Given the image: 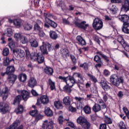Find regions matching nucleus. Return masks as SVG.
I'll return each instance as SVG.
<instances>
[{"label": "nucleus", "instance_id": "nucleus-64", "mask_svg": "<svg viewBox=\"0 0 129 129\" xmlns=\"http://www.w3.org/2000/svg\"><path fill=\"white\" fill-rule=\"evenodd\" d=\"M14 38L16 39V40L18 41L19 39H21L22 38V36L21 35V34L20 33H16L14 35Z\"/></svg>", "mask_w": 129, "mask_h": 129}, {"label": "nucleus", "instance_id": "nucleus-60", "mask_svg": "<svg viewBox=\"0 0 129 129\" xmlns=\"http://www.w3.org/2000/svg\"><path fill=\"white\" fill-rule=\"evenodd\" d=\"M42 28L40 27V25H38V24H35L34 25V31H36V32H39L41 31Z\"/></svg>", "mask_w": 129, "mask_h": 129}, {"label": "nucleus", "instance_id": "nucleus-6", "mask_svg": "<svg viewBox=\"0 0 129 129\" xmlns=\"http://www.w3.org/2000/svg\"><path fill=\"white\" fill-rule=\"evenodd\" d=\"M9 92H10V91H9V88H8V87H5L2 90V87H0V96L1 93L3 100H6L8 98V96H9Z\"/></svg>", "mask_w": 129, "mask_h": 129}, {"label": "nucleus", "instance_id": "nucleus-33", "mask_svg": "<svg viewBox=\"0 0 129 129\" xmlns=\"http://www.w3.org/2000/svg\"><path fill=\"white\" fill-rule=\"evenodd\" d=\"M54 105L57 109H62V108H63L62 103L60 101H54Z\"/></svg>", "mask_w": 129, "mask_h": 129}, {"label": "nucleus", "instance_id": "nucleus-19", "mask_svg": "<svg viewBox=\"0 0 129 129\" xmlns=\"http://www.w3.org/2000/svg\"><path fill=\"white\" fill-rule=\"evenodd\" d=\"M92 110L94 112H99L101 110H102V107L99 104L95 103L92 107Z\"/></svg>", "mask_w": 129, "mask_h": 129}, {"label": "nucleus", "instance_id": "nucleus-15", "mask_svg": "<svg viewBox=\"0 0 129 129\" xmlns=\"http://www.w3.org/2000/svg\"><path fill=\"white\" fill-rule=\"evenodd\" d=\"M121 10L123 12H125V13L129 11V0H125L124 1V4L122 5Z\"/></svg>", "mask_w": 129, "mask_h": 129}, {"label": "nucleus", "instance_id": "nucleus-21", "mask_svg": "<svg viewBox=\"0 0 129 129\" xmlns=\"http://www.w3.org/2000/svg\"><path fill=\"white\" fill-rule=\"evenodd\" d=\"M77 40L78 42L79 45H81V46H85L86 45V41L81 36H78L77 37Z\"/></svg>", "mask_w": 129, "mask_h": 129}, {"label": "nucleus", "instance_id": "nucleus-41", "mask_svg": "<svg viewBox=\"0 0 129 129\" xmlns=\"http://www.w3.org/2000/svg\"><path fill=\"white\" fill-rule=\"evenodd\" d=\"M23 27L25 31H30V30H32V29L33 28V26H32V25L28 23L24 24L23 25Z\"/></svg>", "mask_w": 129, "mask_h": 129}, {"label": "nucleus", "instance_id": "nucleus-54", "mask_svg": "<svg viewBox=\"0 0 129 129\" xmlns=\"http://www.w3.org/2000/svg\"><path fill=\"white\" fill-rule=\"evenodd\" d=\"M44 16L45 17V21L46 22H48V21L50 20L49 18H53V15L52 14H44Z\"/></svg>", "mask_w": 129, "mask_h": 129}, {"label": "nucleus", "instance_id": "nucleus-18", "mask_svg": "<svg viewBox=\"0 0 129 129\" xmlns=\"http://www.w3.org/2000/svg\"><path fill=\"white\" fill-rule=\"evenodd\" d=\"M75 84H72V86L69 85V84L67 83V85L64 86L63 88V91L66 92L67 93L70 94L72 91V89H71V87L74 86Z\"/></svg>", "mask_w": 129, "mask_h": 129}, {"label": "nucleus", "instance_id": "nucleus-42", "mask_svg": "<svg viewBox=\"0 0 129 129\" xmlns=\"http://www.w3.org/2000/svg\"><path fill=\"white\" fill-rule=\"evenodd\" d=\"M50 37L52 40H56L58 38V34L55 31H50Z\"/></svg>", "mask_w": 129, "mask_h": 129}, {"label": "nucleus", "instance_id": "nucleus-51", "mask_svg": "<svg viewBox=\"0 0 129 129\" xmlns=\"http://www.w3.org/2000/svg\"><path fill=\"white\" fill-rule=\"evenodd\" d=\"M118 126H119L120 129H126V127H125V124L122 121H120L118 124Z\"/></svg>", "mask_w": 129, "mask_h": 129}, {"label": "nucleus", "instance_id": "nucleus-12", "mask_svg": "<svg viewBox=\"0 0 129 129\" xmlns=\"http://www.w3.org/2000/svg\"><path fill=\"white\" fill-rule=\"evenodd\" d=\"M29 41L31 47H33V48H37V47H38V41H37L36 38L34 37V36L30 35V38L29 40Z\"/></svg>", "mask_w": 129, "mask_h": 129}, {"label": "nucleus", "instance_id": "nucleus-35", "mask_svg": "<svg viewBox=\"0 0 129 129\" xmlns=\"http://www.w3.org/2000/svg\"><path fill=\"white\" fill-rule=\"evenodd\" d=\"M44 72L46 74H48V75H52L53 74V69L46 67L44 69Z\"/></svg>", "mask_w": 129, "mask_h": 129}, {"label": "nucleus", "instance_id": "nucleus-27", "mask_svg": "<svg viewBox=\"0 0 129 129\" xmlns=\"http://www.w3.org/2000/svg\"><path fill=\"white\" fill-rule=\"evenodd\" d=\"M57 7H60L62 11H65V10H67V6H66V5L65 4V2H64V1H58Z\"/></svg>", "mask_w": 129, "mask_h": 129}, {"label": "nucleus", "instance_id": "nucleus-63", "mask_svg": "<svg viewBox=\"0 0 129 129\" xmlns=\"http://www.w3.org/2000/svg\"><path fill=\"white\" fill-rule=\"evenodd\" d=\"M38 35L39 37H41V38H43V37H45V32L42 30V29L38 31Z\"/></svg>", "mask_w": 129, "mask_h": 129}, {"label": "nucleus", "instance_id": "nucleus-31", "mask_svg": "<svg viewBox=\"0 0 129 129\" xmlns=\"http://www.w3.org/2000/svg\"><path fill=\"white\" fill-rule=\"evenodd\" d=\"M36 61H37L38 64H42V63H44V61H45L44 55L40 53L38 55Z\"/></svg>", "mask_w": 129, "mask_h": 129}, {"label": "nucleus", "instance_id": "nucleus-16", "mask_svg": "<svg viewBox=\"0 0 129 129\" xmlns=\"http://www.w3.org/2000/svg\"><path fill=\"white\" fill-rule=\"evenodd\" d=\"M8 75V81L10 83L14 84L15 83V81L17 80V75H14L13 74H7Z\"/></svg>", "mask_w": 129, "mask_h": 129}, {"label": "nucleus", "instance_id": "nucleus-2", "mask_svg": "<svg viewBox=\"0 0 129 129\" xmlns=\"http://www.w3.org/2000/svg\"><path fill=\"white\" fill-rule=\"evenodd\" d=\"M124 81L123 77L121 76L119 78L116 74L112 75L110 77V82L116 87H118L120 84H123Z\"/></svg>", "mask_w": 129, "mask_h": 129}, {"label": "nucleus", "instance_id": "nucleus-24", "mask_svg": "<svg viewBox=\"0 0 129 129\" xmlns=\"http://www.w3.org/2000/svg\"><path fill=\"white\" fill-rule=\"evenodd\" d=\"M122 31L124 34H129V23H123Z\"/></svg>", "mask_w": 129, "mask_h": 129}, {"label": "nucleus", "instance_id": "nucleus-58", "mask_svg": "<svg viewBox=\"0 0 129 129\" xmlns=\"http://www.w3.org/2000/svg\"><path fill=\"white\" fill-rule=\"evenodd\" d=\"M94 60L95 61V62H97V63L102 61L101 60V58H100V57H99L98 55H95Z\"/></svg>", "mask_w": 129, "mask_h": 129}, {"label": "nucleus", "instance_id": "nucleus-1", "mask_svg": "<svg viewBox=\"0 0 129 129\" xmlns=\"http://www.w3.org/2000/svg\"><path fill=\"white\" fill-rule=\"evenodd\" d=\"M69 80L72 84L79 83L80 84H84V80L83 76L80 73H75L73 76H69Z\"/></svg>", "mask_w": 129, "mask_h": 129}, {"label": "nucleus", "instance_id": "nucleus-57", "mask_svg": "<svg viewBox=\"0 0 129 129\" xmlns=\"http://www.w3.org/2000/svg\"><path fill=\"white\" fill-rule=\"evenodd\" d=\"M69 78V76L68 77H62V76H59L58 77V79H60V80H62L63 81V82H66V83L67 84V79Z\"/></svg>", "mask_w": 129, "mask_h": 129}, {"label": "nucleus", "instance_id": "nucleus-37", "mask_svg": "<svg viewBox=\"0 0 129 129\" xmlns=\"http://www.w3.org/2000/svg\"><path fill=\"white\" fill-rule=\"evenodd\" d=\"M63 104L65 105H70L71 103V100L69 96L65 97L63 99Z\"/></svg>", "mask_w": 129, "mask_h": 129}, {"label": "nucleus", "instance_id": "nucleus-36", "mask_svg": "<svg viewBox=\"0 0 129 129\" xmlns=\"http://www.w3.org/2000/svg\"><path fill=\"white\" fill-rule=\"evenodd\" d=\"M81 126L84 129H89L90 128V126H91V125L87 119L86 121L81 125Z\"/></svg>", "mask_w": 129, "mask_h": 129}, {"label": "nucleus", "instance_id": "nucleus-53", "mask_svg": "<svg viewBox=\"0 0 129 129\" xmlns=\"http://www.w3.org/2000/svg\"><path fill=\"white\" fill-rule=\"evenodd\" d=\"M102 94L103 95V99L104 101H105V102H106L107 99H108V94L105 92L102 93Z\"/></svg>", "mask_w": 129, "mask_h": 129}, {"label": "nucleus", "instance_id": "nucleus-8", "mask_svg": "<svg viewBox=\"0 0 129 129\" xmlns=\"http://www.w3.org/2000/svg\"><path fill=\"white\" fill-rule=\"evenodd\" d=\"M13 35V30L11 28H8L6 32L4 33L1 37V40L3 41L2 44H6V40H5V37L4 36H7V37H12Z\"/></svg>", "mask_w": 129, "mask_h": 129}, {"label": "nucleus", "instance_id": "nucleus-61", "mask_svg": "<svg viewBox=\"0 0 129 129\" xmlns=\"http://www.w3.org/2000/svg\"><path fill=\"white\" fill-rule=\"evenodd\" d=\"M30 114L32 116H36L38 114V110H34L30 112Z\"/></svg>", "mask_w": 129, "mask_h": 129}, {"label": "nucleus", "instance_id": "nucleus-32", "mask_svg": "<svg viewBox=\"0 0 129 129\" xmlns=\"http://www.w3.org/2000/svg\"><path fill=\"white\" fill-rule=\"evenodd\" d=\"M7 74H13L15 71V67L14 66H10L7 67L6 69Z\"/></svg>", "mask_w": 129, "mask_h": 129}, {"label": "nucleus", "instance_id": "nucleus-20", "mask_svg": "<svg viewBox=\"0 0 129 129\" xmlns=\"http://www.w3.org/2000/svg\"><path fill=\"white\" fill-rule=\"evenodd\" d=\"M36 84H37V81L36 79L34 78H31L28 83V86L33 88V87H35Z\"/></svg>", "mask_w": 129, "mask_h": 129}, {"label": "nucleus", "instance_id": "nucleus-56", "mask_svg": "<svg viewBox=\"0 0 129 129\" xmlns=\"http://www.w3.org/2000/svg\"><path fill=\"white\" fill-rule=\"evenodd\" d=\"M12 60H10V58L9 57H7L5 60L4 61V66H8L9 64H10V62H11Z\"/></svg>", "mask_w": 129, "mask_h": 129}, {"label": "nucleus", "instance_id": "nucleus-38", "mask_svg": "<svg viewBox=\"0 0 129 129\" xmlns=\"http://www.w3.org/2000/svg\"><path fill=\"white\" fill-rule=\"evenodd\" d=\"M61 55L63 58L69 57V50L67 49H63L61 51Z\"/></svg>", "mask_w": 129, "mask_h": 129}, {"label": "nucleus", "instance_id": "nucleus-62", "mask_svg": "<svg viewBox=\"0 0 129 129\" xmlns=\"http://www.w3.org/2000/svg\"><path fill=\"white\" fill-rule=\"evenodd\" d=\"M75 100H76V101H77V102H81V101H83V100H84V98H81L80 97L77 96L75 97Z\"/></svg>", "mask_w": 129, "mask_h": 129}, {"label": "nucleus", "instance_id": "nucleus-30", "mask_svg": "<svg viewBox=\"0 0 129 129\" xmlns=\"http://www.w3.org/2000/svg\"><path fill=\"white\" fill-rule=\"evenodd\" d=\"M86 120L87 119L84 117L80 116L77 119V122L78 124L81 125L86 121Z\"/></svg>", "mask_w": 129, "mask_h": 129}, {"label": "nucleus", "instance_id": "nucleus-44", "mask_svg": "<svg viewBox=\"0 0 129 129\" xmlns=\"http://www.w3.org/2000/svg\"><path fill=\"white\" fill-rule=\"evenodd\" d=\"M83 110L86 114H90L91 113V108L89 106H85L83 108Z\"/></svg>", "mask_w": 129, "mask_h": 129}, {"label": "nucleus", "instance_id": "nucleus-14", "mask_svg": "<svg viewBox=\"0 0 129 129\" xmlns=\"http://www.w3.org/2000/svg\"><path fill=\"white\" fill-rule=\"evenodd\" d=\"M119 21H121L123 24H128L129 16L127 15H122L118 16Z\"/></svg>", "mask_w": 129, "mask_h": 129}, {"label": "nucleus", "instance_id": "nucleus-48", "mask_svg": "<svg viewBox=\"0 0 129 129\" xmlns=\"http://www.w3.org/2000/svg\"><path fill=\"white\" fill-rule=\"evenodd\" d=\"M49 84L50 85V88L51 90H54L55 89V83H54L53 81H52V80L51 79H49L48 80Z\"/></svg>", "mask_w": 129, "mask_h": 129}, {"label": "nucleus", "instance_id": "nucleus-45", "mask_svg": "<svg viewBox=\"0 0 129 129\" xmlns=\"http://www.w3.org/2000/svg\"><path fill=\"white\" fill-rule=\"evenodd\" d=\"M21 100L22 97L20 95L17 96L15 98L14 104H16V103H17V104H19Z\"/></svg>", "mask_w": 129, "mask_h": 129}, {"label": "nucleus", "instance_id": "nucleus-28", "mask_svg": "<svg viewBox=\"0 0 129 129\" xmlns=\"http://www.w3.org/2000/svg\"><path fill=\"white\" fill-rule=\"evenodd\" d=\"M40 53L39 52H32L30 54V58L32 61H36L37 59H38V57L39 56V55H40Z\"/></svg>", "mask_w": 129, "mask_h": 129}, {"label": "nucleus", "instance_id": "nucleus-10", "mask_svg": "<svg viewBox=\"0 0 129 129\" xmlns=\"http://www.w3.org/2000/svg\"><path fill=\"white\" fill-rule=\"evenodd\" d=\"M117 41L118 42H119V43H120L125 51H126L127 52H129V44H128L126 42H124V41L123 40V38H122V37H118Z\"/></svg>", "mask_w": 129, "mask_h": 129}, {"label": "nucleus", "instance_id": "nucleus-11", "mask_svg": "<svg viewBox=\"0 0 129 129\" xmlns=\"http://www.w3.org/2000/svg\"><path fill=\"white\" fill-rule=\"evenodd\" d=\"M13 52L16 57L21 59V58H23L25 56V51L22 49H16L13 50Z\"/></svg>", "mask_w": 129, "mask_h": 129}, {"label": "nucleus", "instance_id": "nucleus-43", "mask_svg": "<svg viewBox=\"0 0 129 129\" xmlns=\"http://www.w3.org/2000/svg\"><path fill=\"white\" fill-rule=\"evenodd\" d=\"M97 54H98L99 55L101 56L102 58L104 59V60H105V61H106V62H109V57H108V56L104 55L103 53H102V52H101V51L97 52Z\"/></svg>", "mask_w": 129, "mask_h": 129}, {"label": "nucleus", "instance_id": "nucleus-25", "mask_svg": "<svg viewBox=\"0 0 129 129\" xmlns=\"http://www.w3.org/2000/svg\"><path fill=\"white\" fill-rule=\"evenodd\" d=\"M30 94L27 91H22L21 92V95L23 99V100H27L29 97Z\"/></svg>", "mask_w": 129, "mask_h": 129}, {"label": "nucleus", "instance_id": "nucleus-34", "mask_svg": "<svg viewBox=\"0 0 129 129\" xmlns=\"http://www.w3.org/2000/svg\"><path fill=\"white\" fill-rule=\"evenodd\" d=\"M109 10L112 15H115V14L117 13V11H118V9L115 5H112Z\"/></svg>", "mask_w": 129, "mask_h": 129}, {"label": "nucleus", "instance_id": "nucleus-5", "mask_svg": "<svg viewBox=\"0 0 129 129\" xmlns=\"http://www.w3.org/2000/svg\"><path fill=\"white\" fill-rule=\"evenodd\" d=\"M73 24H75V26L78 28L80 29H83V30H86L87 29V27L89 26V24H86V21H83L81 23H78L77 20H75L73 22Z\"/></svg>", "mask_w": 129, "mask_h": 129}, {"label": "nucleus", "instance_id": "nucleus-39", "mask_svg": "<svg viewBox=\"0 0 129 129\" xmlns=\"http://www.w3.org/2000/svg\"><path fill=\"white\" fill-rule=\"evenodd\" d=\"M13 23L16 27L18 28H21V25L22 24V20L20 19H15L13 21Z\"/></svg>", "mask_w": 129, "mask_h": 129}, {"label": "nucleus", "instance_id": "nucleus-46", "mask_svg": "<svg viewBox=\"0 0 129 129\" xmlns=\"http://www.w3.org/2000/svg\"><path fill=\"white\" fill-rule=\"evenodd\" d=\"M47 23H48V24H49V25H50V26L52 27V28H53L54 29L57 28V24L56 23V22L52 20H49L48 21V22H47Z\"/></svg>", "mask_w": 129, "mask_h": 129}, {"label": "nucleus", "instance_id": "nucleus-55", "mask_svg": "<svg viewBox=\"0 0 129 129\" xmlns=\"http://www.w3.org/2000/svg\"><path fill=\"white\" fill-rule=\"evenodd\" d=\"M80 67H81V68H83V69H84L85 70H88V64L86 62H85L83 64H81Z\"/></svg>", "mask_w": 129, "mask_h": 129}, {"label": "nucleus", "instance_id": "nucleus-23", "mask_svg": "<svg viewBox=\"0 0 129 129\" xmlns=\"http://www.w3.org/2000/svg\"><path fill=\"white\" fill-rule=\"evenodd\" d=\"M100 83L101 84L102 88L104 90H105V91L108 90V89H110V86L107 85L106 81L102 80L101 81Z\"/></svg>", "mask_w": 129, "mask_h": 129}, {"label": "nucleus", "instance_id": "nucleus-40", "mask_svg": "<svg viewBox=\"0 0 129 129\" xmlns=\"http://www.w3.org/2000/svg\"><path fill=\"white\" fill-rule=\"evenodd\" d=\"M65 120H66V121H69V118L68 119H65L64 117H63V116L61 115L58 117V121L59 124H63V122H64Z\"/></svg>", "mask_w": 129, "mask_h": 129}, {"label": "nucleus", "instance_id": "nucleus-26", "mask_svg": "<svg viewBox=\"0 0 129 129\" xmlns=\"http://www.w3.org/2000/svg\"><path fill=\"white\" fill-rule=\"evenodd\" d=\"M44 112L47 116H53V111H52L49 107H46L44 109Z\"/></svg>", "mask_w": 129, "mask_h": 129}, {"label": "nucleus", "instance_id": "nucleus-59", "mask_svg": "<svg viewBox=\"0 0 129 129\" xmlns=\"http://www.w3.org/2000/svg\"><path fill=\"white\" fill-rule=\"evenodd\" d=\"M17 110H18L17 113H22V112L24 111V107H23V106L22 105H19L18 106Z\"/></svg>", "mask_w": 129, "mask_h": 129}, {"label": "nucleus", "instance_id": "nucleus-3", "mask_svg": "<svg viewBox=\"0 0 129 129\" xmlns=\"http://www.w3.org/2000/svg\"><path fill=\"white\" fill-rule=\"evenodd\" d=\"M93 28L96 31L101 30L103 27V22L99 18H95L92 24Z\"/></svg>", "mask_w": 129, "mask_h": 129}, {"label": "nucleus", "instance_id": "nucleus-29", "mask_svg": "<svg viewBox=\"0 0 129 129\" xmlns=\"http://www.w3.org/2000/svg\"><path fill=\"white\" fill-rule=\"evenodd\" d=\"M27 75L26 74H21L18 76V79L21 82L27 81Z\"/></svg>", "mask_w": 129, "mask_h": 129}, {"label": "nucleus", "instance_id": "nucleus-17", "mask_svg": "<svg viewBox=\"0 0 129 129\" xmlns=\"http://www.w3.org/2000/svg\"><path fill=\"white\" fill-rule=\"evenodd\" d=\"M98 104H101V107H102V111L103 113H105L107 111V108H106V105L105 103L102 100H99L98 101Z\"/></svg>", "mask_w": 129, "mask_h": 129}, {"label": "nucleus", "instance_id": "nucleus-7", "mask_svg": "<svg viewBox=\"0 0 129 129\" xmlns=\"http://www.w3.org/2000/svg\"><path fill=\"white\" fill-rule=\"evenodd\" d=\"M53 124H54L53 121H48V120H45L42 124V128L53 129Z\"/></svg>", "mask_w": 129, "mask_h": 129}, {"label": "nucleus", "instance_id": "nucleus-50", "mask_svg": "<svg viewBox=\"0 0 129 129\" xmlns=\"http://www.w3.org/2000/svg\"><path fill=\"white\" fill-rule=\"evenodd\" d=\"M88 76L90 77V80L92 81H93V82H94V83H96V82H97V79L94 76L91 75L90 74H88Z\"/></svg>", "mask_w": 129, "mask_h": 129}, {"label": "nucleus", "instance_id": "nucleus-13", "mask_svg": "<svg viewBox=\"0 0 129 129\" xmlns=\"http://www.w3.org/2000/svg\"><path fill=\"white\" fill-rule=\"evenodd\" d=\"M30 37L31 34H26V35L22 36L20 38L21 43L22 44H28Z\"/></svg>", "mask_w": 129, "mask_h": 129}, {"label": "nucleus", "instance_id": "nucleus-47", "mask_svg": "<svg viewBox=\"0 0 129 129\" xmlns=\"http://www.w3.org/2000/svg\"><path fill=\"white\" fill-rule=\"evenodd\" d=\"M104 121L107 124H111V123H112V120L107 116H105Z\"/></svg>", "mask_w": 129, "mask_h": 129}, {"label": "nucleus", "instance_id": "nucleus-49", "mask_svg": "<svg viewBox=\"0 0 129 129\" xmlns=\"http://www.w3.org/2000/svg\"><path fill=\"white\" fill-rule=\"evenodd\" d=\"M3 54L4 56H9L10 54V49L8 48H5L3 51Z\"/></svg>", "mask_w": 129, "mask_h": 129}, {"label": "nucleus", "instance_id": "nucleus-22", "mask_svg": "<svg viewBox=\"0 0 129 129\" xmlns=\"http://www.w3.org/2000/svg\"><path fill=\"white\" fill-rule=\"evenodd\" d=\"M40 99L43 104H48L49 103V97L46 95L41 96Z\"/></svg>", "mask_w": 129, "mask_h": 129}, {"label": "nucleus", "instance_id": "nucleus-9", "mask_svg": "<svg viewBox=\"0 0 129 129\" xmlns=\"http://www.w3.org/2000/svg\"><path fill=\"white\" fill-rule=\"evenodd\" d=\"M0 110L2 113H7L9 111V105L5 102H2L0 104Z\"/></svg>", "mask_w": 129, "mask_h": 129}, {"label": "nucleus", "instance_id": "nucleus-52", "mask_svg": "<svg viewBox=\"0 0 129 129\" xmlns=\"http://www.w3.org/2000/svg\"><path fill=\"white\" fill-rule=\"evenodd\" d=\"M43 115L41 114H38L35 116V121L36 122L38 121V120H40V119H42L43 118Z\"/></svg>", "mask_w": 129, "mask_h": 129}, {"label": "nucleus", "instance_id": "nucleus-4", "mask_svg": "<svg viewBox=\"0 0 129 129\" xmlns=\"http://www.w3.org/2000/svg\"><path fill=\"white\" fill-rule=\"evenodd\" d=\"M47 48L48 49V51H52V50H53V47H52L51 44L48 42L45 43V46L44 44L40 46V50L43 55H48V50H47Z\"/></svg>", "mask_w": 129, "mask_h": 129}]
</instances>
